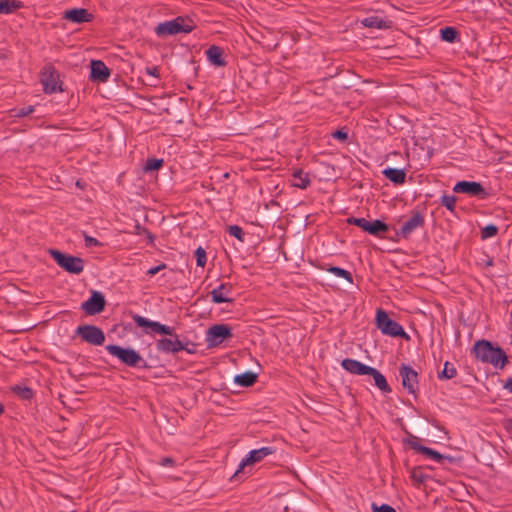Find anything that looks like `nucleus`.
Masks as SVG:
<instances>
[{
  "mask_svg": "<svg viewBox=\"0 0 512 512\" xmlns=\"http://www.w3.org/2000/svg\"><path fill=\"white\" fill-rule=\"evenodd\" d=\"M471 353L477 360L482 363L490 364L497 369L502 370L508 363V357L505 351L485 339L476 341Z\"/></svg>",
  "mask_w": 512,
  "mask_h": 512,
  "instance_id": "f257e3e1",
  "label": "nucleus"
},
{
  "mask_svg": "<svg viewBox=\"0 0 512 512\" xmlns=\"http://www.w3.org/2000/svg\"><path fill=\"white\" fill-rule=\"evenodd\" d=\"M194 28L195 25L191 19L179 16L173 20L159 23L154 31L158 37H166L178 33H190Z\"/></svg>",
  "mask_w": 512,
  "mask_h": 512,
  "instance_id": "f03ea898",
  "label": "nucleus"
},
{
  "mask_svg": "<svg viewBox=\"0 0 512 512\" xmlns=\"http://www.w3.org/2000/svg\"><path fill=\"white\" fill-rule=\"evenodd\" d=\"M106 350L129 367L149 368L147 361L132 348H123L118 345L110 344L106 346Z\"/></svg>",
  "mask_w": 512,
  "mask_h": 512,
  "instance_id": "7ed1b4c3",
  "label": "nucleus"
},
{
  "mask_svg": "<svg viewBox=\"0 0 512 512\" xmlns=\"http://www.w3.org/2000/svg\"><path fill=\"white\" fill-rule=\"evenodd\" d=\"M375 323L376 327L384 335L409 339V336L407 335L403 327L398 322L392 320L388 316L387 312L381 308L377 309L376 311Z\"/></svg>",
  "mask_w": 512,
  "mask_h": 512,
  "instance_id": "20e7f679",
  "label": "nucleus"
},
{
  "mask_svg": "<svg viewBox=\"0 0 512 512\" xmlns=\"http://www.w3.org/2000/svg\"><path fill=\"white\" fill-rule=\"evenodd\" d=\"M49 253L61 268L71 274H80L84 269V261L80 257L64 254L55 249H51Z\"/></svg>",
  "mask_w": 512,
  "mask_h": 512,
  "instance_id": "39448f33",
  "label": "nucleus"
},
{
  "mask_svg": "<svg viewBox=\"0 0 512 512\" xmlns=\"http://www.w3.org/2000/svg\"><path fill=\"white\" fill-rule=\"evenodd\" d=\"M193 349H189V341H182L178 335L174 333L170 338H161L157 340L156 347L159 351L164 353L176 354L185 350L189 354L196 353V344H192Z\"/></svg>",
  "mask_w": 512,
  "mask_h": 512,
  "instance_id": "423d86ee",
  "label": "nucleus"
},
{
  "mask_svg": "<svg viewBox=\"0 0 512 512\" xmlns=\"http://www.w3.org/2000/svg\"><path fill=\"white\" fill-rule=\"evenodd\" d=\"M347 223L350 225H356L363 231L374 236H379L381 233H385L389 230L388 225L378 219L374 221H368L365 218L349 217L347 219Z\"/></svg>",
  "mask_w": 512,
  "mask_h": 512,
  "instance_id": "0eeeda50",
  "label": "nucleus"
},
{
  "mask_svg": "<svg viewBox=\"0 0 512 512\" xmlns=\"http://www.w3.org/2000/svg\"><path fill=\"white\" fill-rule=\"evenodd\" d=\"M231 328L226 324L211 326L206 333V343L209 348L219 346L225 339L231 338Z\"/></svg>",
  "mask_w": 512,
  "mask_h": 512,
  "instance_id": "6e6552de",
  "label": "nucleus"
},
{
  "mask_svg": "<svg viewBox=\"0 0 512 512\" xmlns=\"http://www.w3.org/2000/svg\"><path fill=\"white\" fill-rule=\"evenodd\" d=\"M132 319L137 326L150 329V330L145 331L147 334L156 333V334L173 336L175 333V330L173 327L161 324L160 322L151 321V320H149L143 316H140L138 314L133 315Z\"/></svg>",
  "mask_w": 512,
  "mask_h": 512,
  "instance_id": "1a4fd4ad",
  "label": "nucleus"
},
{
  "mask_svg": "<svg viewBox=\"0 0 512 512\" xmlns=\"http://www.w3.org/2000/svg\"><path fill=\"white\" fill-rule=\"evenodd\" d=\"M76 334L82 338L83 341L99 346L105 341L104 332L94 325H81L76 329Z\"/></svg>",
  "mask_w": 512,
  "mask_h": 512,
  "instance_id": "9d476101",
  "label": "nucleus"
},
{
  "mask_svg": "<svg viewBox=\"0 0 512 512\" xmlns=\"http://www.w3.org/2000/svg\"><path fill=\"white\" fill-rule=\"evenodd\" d=\"M455 193H463L479 199H486L489 194L481 183L475 181H460L453 187Z\"/></svg>",
  "mask_w": 512,
  "mask_h": 512,
  "instance_id": "9b49d317",
  "label": "nucleus"
},
{
  "mask_svg": "<svg viewBox=\"0 0 512 512\" xmlns=\"http://www.w3.org/2000/svg\"><path fill=\"white\" fill-rule=\"evenodd\" d=\"M106 306V300L101 292L93 291L88 300L81 304V309L87 315H96L101 313Z\"/></svg>",
  "mask_w": 512,
  "mask_h": 512,
  "instance_id": "f8f14e48",
  "label": "nucleus"
},
{
  "mask_svg": "<svg viewBox=\"0 0 512 512\" xmlns=\"http://www.w3.org/2000/svg\"><path fill=\"white\" fill-rule=\"evenodd\" d=\"M399 374L402 379V386L407 389L410 394H416L418 389V374L409 365L402 364L399 369Z\"/></svg>",
  "mask_w": 512,
  "mask_h": 512,
  "instance_id": "ddd939ff",
  "label": "nucleus"
},
{
  "mask_svg": "<svg viewBox=\"0 0 512 512\" xmlns=\"http://www.w3.org/2000/svg\"><path fill=\"white\" fill-rule=\"evenodd\" d=\"M425 224L424 216L419 211H412V216L403 223L397 235L407 239L417 228H422Z\"/></svg>",
  "mask_w": 512,
  "mask_h": 512,
  "instance_id": "4468645a",
  "label": "nucleus"
},
{
  "mask_svg": "<svg viewBox=\"0 0 512 512\" xmlns=\"http://www.w3.org/2000/svg\"><path fill=\"white\" fill-rule=\"evenodd\" d=\"M41 82L46 93H54L61 90L59 86V74L52 66L44 68L41 76Z\"/></svg>",
  "mask_w": 512,
  "mask_h": 512,
  "instance_id": "2eb2a0df",
  "label": "nucleus"
},
{
  "mask_svg": "<svg viewBox=\"0 0 512 512\" xmlns=\"http://www.w3.org/2000/svg\"><path fill=\"white\" fill-rule=\"evenodd\" d=\"M273 452L274 449L271 447H262L260 449L252 450L249 453V455L241 461L239 468L234 474V477H236L240 472H242L246 466H250L260 462L266 456L271 455Z\"/></svg>",
  "mask_w": 512,
  "mask_h": 512,
  "instance_id": "dca6fc26",
  "label": "nucleus"
},
{
  "mask_svg": "<svg viewBox=\"0 0 512 512\" xmlns=\"http://www.w3.org/2000/svg\"><path fill=\"white\" fill-rule=\"evenodd\" d=\"M62 18L73 23L82 24L91 22L94 19V15L85 8H73L66 10Z\"/></svg>",
  "mask_w": 512,
  "mask_h": 512,
  "instance_id": "f3484780",
  "label": "nucleus"
},
{
  "mask_svg": "<svg viewBox=\"0 0 512 512\" xmlns=\"http://www.w3.org/2000/svg\"><path fill=\"white\" fill-rule=\"evenodd\" d=\"M231 292L232 285L230 283H222L210 292L211 300L216 304L232 303L233 299L228 297Z\"/></svg>",
  "mask_w": 512,
  "mask_h": 512,
  "instance_id": "a211bd4d",
  "label": "nucleus"
},
{
  "mask_svg": "<svg viewBox=\"0 0 512 512\" xmlns=\"http://www.w3.org/2000/svg\"><path fill=\"white\" fill-rule=\"evenodd\" d=\"M110 76V70L101 60H93L91 62L90 78L93 81L105 82Z\"/></svg>",
  "mask_w": 512,
  "mask_h": 512,
  "instance_id": "6ab92c4d",
  "label": "nucleus"
},
{
  "mask_svg": "<svg viewBox=\"0 0 512 512\" xmlns=\"http://www.w3.org/2000/svg\"><path fill=\"white\" fill-rule=\"evenodd\" d=\"M341 365L346 371L355 375H368L372 368L361 363L360 361L351 358L342 360Z\"/></svg>",
  "mask_w": 512,
  "mask_h": 512,
  "instance_id": "aec40b11",
  "label": "nucleus"
},
{
  "mask_svg": "<svg viewBox=\"0 0 512 512\" xmlns=\"http://www.w3.org/2000/svg\"><path fill=\"white\" fill-rule=\"evenodd\" d=\"M223 54V49L216 45H212L206 50L207 59L217 67H224L226 65Z\"/></svg>",
  "mask_w": 512,
  "mask_h": 512,
  "instance_id": "412c9836",
  "label": "nucleus"
},
{
  "mask_svg": "<svg viewBox=\"0 0 512 512\" xmlns=\"http://www.w3.org/2000/svg\"><path fill=\"white\" fill-rule=\"evenodd\" d=\"M384 176L396 185L405 183L406 173L403 169L386 168L383 170Z\"/></svg>",
  "mask_w": 512,
  "mask_h": 512,
  "instance_id": "4be33fe9",
  "label": "nucleus"
},
{
  "mask_svg": "<svg viewBox=\"0 0 512 512\" xmlns=\"http://www.w3.org/2000/svg\"><path fill=\"white\" fill-rule=\"evenodd\" d=\"M370 376L373 377L375 385L383 392V393H390L392 391L391 387L389 386L386 378L384 375L378 371L376 368H371V372H369Z\"/></svg>",
  "mask_w": 512,
  "mask_h": 512,
  "instance_id": "5701e85b",
  "label": "nucleus"
},
{
  "mask_svg": "<svg viewBox=\"0 0 512 512\" xmlns=\"http://www.w3.org/2000/svg\"><path fill=\"white\" fill-rule=\"evenodd\" d=\"M258 375L252 371L236 375L234 382L241 387H251L257 381Z\"/></svg>",
  "mask_w": 512,
  "mask_h": 512,
  "instance_id": "b1692460",
  "label": "nucleus"
},
{
  "mask_svg": "<svg viewBox=\"0 0 512 512\" xmlns=\"http://www.w3.org/2000/svg\"><path fill=\"white\" fill-rule=\"evenodd\" d=\"M23 7L18 0H0V14H10Z\"/></svg>",
  "mask_w": 512,
  "mask_h": 512,
  "instance_id": "393cba45",
  "label": "nucleus"
},
{
  "mask_svg": "<svg viewBox=\"0 0 512 512\" xmlns=\"http://www.w3.org/2000/svg\"><path fill=\"white\" fill-rule=\"evenodd\" d=\"M361 24L364 26V27H368V28H378V29H383V28H388L389 25L387 24L386 21H384L383 19H381L380 17L378 16H369V17H366L364 18L362 21H361Z\"/></svg>",
  "mask_w": 512,
  "mask_h": 512,
  "instance_id": "a878e982",
  "label": "nucleus"
},
{
  "mask_svg": "<svg viewBox=\"0 0 512 512\" xmlns=\"http://www.w3.org/2000/svg\"><path fill=\"white\" fill-rule=\"evenodd\" d=\"M456 375H457L456 367L452 363L446 361L444 363L443 370L438 373V378L441 380H444V379L449 380V379L454 378Z\"/></svg>",
  "mask_w": 512,
  "mask_h": 512,
  "instance_id": "bb28decb",
  "label": "nucleus"
},
{
  "mask_svg": "<svg viewBox=\"0 0 512 512\" xmlns=\"http://www.w3.org/2000/svg\"><path fill=\"white\" fill-rule=\"evenodd\" d=\"M11 390L23 400H30L34 395L33 390L28 386L16 385L13 386Z\"/></svg>",
  "mask_w": 512,
  "mask_h": 512,
  "instance_id": "cd10ccee",
  "label": "nucleus"
},
{
  "mask_svg": "<svg viewBox=\"0 0 512 512\" xmlns=\"http://www.w3.org/2000/svg\"><path fill=\"white\" fill-rule=\"evenodd\" d=\"M442 40L453 43L457 39L459 33L454 27H445L440 30Z\"/></svg>",
  "mask_w": 512,
  "mask_h": 512,
  "instance_id": "c85d7f7f",
  "label": "nucleus"
},
{
  "mask_svg": "<svg viewBox=\"0 0 512 512\" xmlns=\"http://www.w3.org/2000/svg\"><path fill=\"white\" fill-rule=\"evenodd\" d=\"M420 453L422 455L426 456L427 458H430L438 463H441L444 459L448 458V457L440 454L436 450L426 447V446L424 448H420Z\"/></svg>",
  "mask_w": 512,
  "mask_h": 512,
  "instance_id": "c756f323",
  "label": "nucleus"
},
{
  "mask_svg": "<svg viewBox=\"0 0 512 512\" xmlns=\"http://www.w3.org/2000/svg\"><path fill=\"white\" fill-rule=\"evenodd\" d=\"M294 178L299 179V182L294 185L298 188L305 189L310 184V180L307 175H303L301 170H297L293 173Z\"/></svg>",
  "mask_w": 512,
  "mask_h": 512,
  "instance_id": "7c9ffc66",
  "label": "nucleus"
},
{
  "mask_svg": "<svg viewBox=\"0 0 512 512\" xmlns=\"http://www.w3.org/2000/svg\"><path fill=\"white\" fill-rule=\"evenodd\" d=\"M328 271L338 277L346 279L350 284L353 282L351 273L343 268L332 266L328 269Z\"/></svg>",
  "mask_w": 512,
  "mask_h": 512,
  "instance_id": "2f4dec72",
  "label": "nucleus"
},
{
  "mask_svg": "<svg viewBox=\"0 0 512 512\" xmlns=\"http://www.w3.org/2000/svg\"><path fill=\"white\" fill-rule=\"evenodd\" d=\"M162 166H163V160L162 159L149 158L146 161V164L144 166V170L146 172L155 171V170L160 169Z\"/></svg>",
  "mask_w": 512,
  "mask_h": 512,
  "instance_id": "473e14b6",
  "label": "nucleus"
},
{
  "mask_svg": "<svg viewBox=\"0 0 512 512\" xmlns=\"http://www.w3.org/2000/svg\"><path fill=\"white\" fill-rule=\"evenodd\" d=\"M498 233V227L494 224H489L481 230V238L488 239L496 236Z\"/></svg>",
  "mask_w": 512,
  "mask_h": 512,
  "instance_id": "72a5a7b5",
  "label": "nucleus"
},
{
  "mask_svg": "<svg viewBox=\"0 0 512 512\" xmlns=\"http://www.w3.org/2000/svg\"><path fill=\"white\" fill-rule=\"evenodd\" d=\"M456 201L457 199L453 195H443L441 197V204L451 212L455 210Z\"/></svg>",
  "mask_w": 512,
  "mask_h": 512,
  "instance_id": "f704fd0d",
  "label": "nucleus"
},
{
  "mask_svg": "<svg viewBox=\"0 0 512 512\" xmlns=\"http://www.w3.org/2000/svg\"><path fill=\"white\" fill-rule=\"evenodd\" d=\"M196 262L199 267H204L207 262L206 251L202 247H198L195 251Z\"/></svg>",
  "mask_w": 512,
  "mask_h": 512,
  "instance_id": "c9c22d12",
  "label": "nucleus"
},
{
  "mask_svg": "<svg viewBox=\"0 0 512 512\" xmlns=\"http://www.w3.org/2000/svg\"><path fill=\"white\" fill-rule=\"evenodd\" d=\"M228 232L231 236L237 238L240 241H243L244 232L240 226L231 225L228 227Z\"/></svg>",
  "mask_w": 512,
  "mask_h": 512,
  "instance_id": "e433bc0d",
  "label": "nucleus"
},
{
  "mask_svg": "<svg viewBox=\"0 0 512 512\" xmlns=\"http://www.w3.org/2000/svg\"><path fill=\"white\" fill-rule=\"evenodd\" d=\"M410 477L414 482L418 484L423 483L425 481V475L423 474L420 468H413L411 470Z\"/></svg>",
  "mask_w": 512,
  "mask_h": 512,
  "instance_id": "4c0bfd02",
  "label": "nucleus"
},
{
  "mask_svg": "<svg viewBox=\"0 0 512 512\" xmlns=\"http://www.w3.org/2000/svg\"><path fill=\"white\" fill-rule=\"evenodd\" d=\"M34 111V106H28V107H24V108H21V109H18V110H13V116L14 117H25V116H28L30 115L32 112Z\"/></svg>",
  "mask_w": 512,
  "mask_h": 512,
  "instance_id": "58836bf2",
  "label": "nucleus"
},
{
  "mask_svg": "<svg viewBox=\"0 0 512 512\" xmlns=\"http://www.w3.org/2000/svg\"><path fill=\"white\" fill-rule=\"evenodd\" d=\"M371 509L373 512H396V510L388 504H382L379 506L376 503H372Z\"/></svg>",
  "mask_w": 512,
  "mask_h": 512,
  "instance_id": "ea45409f",
  "label": "nucleus"
},
{
  "mask_svg": "<svg viewBox=\"0 0 512 512\" xmlns=\"http://www.w3.org/2000/svg\"><path fill=\"white\" fill-rule=\"evenodd\" d=\"M408 444H409V446H410L413 450L417 451L418 453H420V448H424V447H425V446H423V445H421V444L419 443V439H418L417 437H415V436H413V437L408 441Z\"/></svg>",
  "mask_w": 512,
  "mask_h": 512,
  "instance_id": "a19ab883",
  "label": "nucleus"
},
{
  "mask_svg": "<svg viewBox=\"0 0 512 512\" xmlns=\"http://www.w3.org/2000/svg\"><path fill=\"white\" fill-rule=\"evenodd\" d=\"M84 240H85V245L87 247H98V246L102 245L96 238L88 236V235H85Z\"/></svg>",
  "mask_w": 512,
  "mask_h": 512,
  "instance_id": "79ce46f5",
  "label": "nucleus"
},
{
  "mask_svg": "<svg viewBox=\"0 0 512 512\" xmlns=\"http://www.w3.org/2000/svg\"><path fill=\"white\" fill-rule=\"evenodd\" d=\"M332 136L335 138V139H338L342 142L346 141L348 139V133L344 130H336Z\"/></svg>",
  "mask_w": 512,
  "mask_h": 512,
  "instance_id": "37998d69",
  "label": "nucleus"
},
{
  "mask_svg": "<svg viewBox=\"0 0 512 512\" xmlns=\"http://www.w3.org/2000/svg\"><path fill=\"white\" fill-rule=\"evenodd\" d=\"M166 268V264L162 263L158 266L152 267L147 271V274L150 276L156 275L158 272Z\"/></svg>",
  "mask_w": 512,
  "mask_h": 512,
  "instance_id": "c03bdc74",
  "label": "nucleus"
},
{
  "mask_svg": "<svg viewBox=\"0 0 512 512\" xmlns=\"http://www.w3.org/2000/svg\"><path fill=\"white\" fill-rule=\"evenodd\" d=\"M145 71L148 75H151V76L159 79V68L158 67H156V66L146 67Z\"/></svg>",
  "mask_w": 512,
  "mask_h": 512,
  "instance_id": "a18cd8bd",
  "label": "nucleus"
},
{
  "mask_svg": "<svg viewBox=\"0 0 512 512\" xmlns=\"http://www.w3.org/2000/svg\"><path fill=\"white\" fill-rule=\"evenodd\" d=\"M174 464H175V461L171 457H164L160 461V465H162V466H170V467H172V466H174Z\"/></svg>",
  "mask_w": 512,
  "mask_h": 512,
  "instance_id": "49530a36",
  "label": "nucleus"
},
{
  "mask_svg": "<svg viewBox=\"0 0 512 512\" xmlns=\"http://www.w3.org/2000/svg\"><path fill=\"white\" fill-rule=\"evenodd\" d=\"M146 233H148V229H146L145 227L141 226L140 224H136L135 225V234H137V235H145Z\"/></svg>",
  "mask_w": 512,
  "mask_h": 512,
  "instance_id": "de8ad7c7",
  "label": "nucleus"
},
{
  "mask_svg": "<svg viewBox=\"0 0 512 512\" xmlns=\"http://www.w3.org/2000/svg\"><path fill=\"white\" fill-rule=\"evenodd\" d=\"M503 388L512 393V377L508 378L503 384Z\"/></svg>",
  "mask_w": 512,
  "mask_h": 512,
  "instance_id": "09e8293b",
  "label": "nucleus"
},
{
  "mask_svg": "<svg viewBox=\"0 0 512 512\" xmlns=\"http://www.w3.org/2000/svg\"><path fill=\"white\" fill-rule=\"evenodd\" d=\"M145 235H146V237H147V239H148V242H149L150 244H153V242H154V240H155L154 235H153L151 232H149V231H148V233H146Z\"/></svg>",
  "mask_w": 512,
  "mask_h": 512,
  "instance_id": "8fccbe9b",
  "label": "nucleus"
},
{
  "mask_svg": "<svg viewBox=\"0 0 512 512\" xmlns=\"http://www.w3.org/2000/svg\"><path fill=\"white\" fill-rule=\"evenodd\" d=\"M506 429L510 432H512V418L508 419L506 421Z\"/></svg>",
  "mask_w": 512,
  "mask_h": 512,
  "instance_id": "3c124183",
  "label": "nucleus"
},
{
  "mask_svg": "<svg viewBox=\"0 0 512 512\" xmlns=\"http://www.w3.org/2000/svg\"><path fill=\"white\" fill-rule=\"evenodd\" d=\"M4 413V406L0 403V415Z\"/></svg>",
  "mask_w": 512,
  "mask_h": 512,
  "instance_id": "603ef678",
  "label": "nucleus"
},
{
  "mask_svg": "<svg viewBox=\"0 0 512 512\" xmlns=\"http://www.w3.org/2000/svg\"><path fill=\"white\" fill-rule=\"evenodd\" d=\"M192 344H193V343H191V342L189 341V349H193Z\"/></svg>",
  "mask_w": 512,
  "mask_h": 512,
  "instance_id": "864d4df0",
  "label": "nucleus"
}]
</instances>
